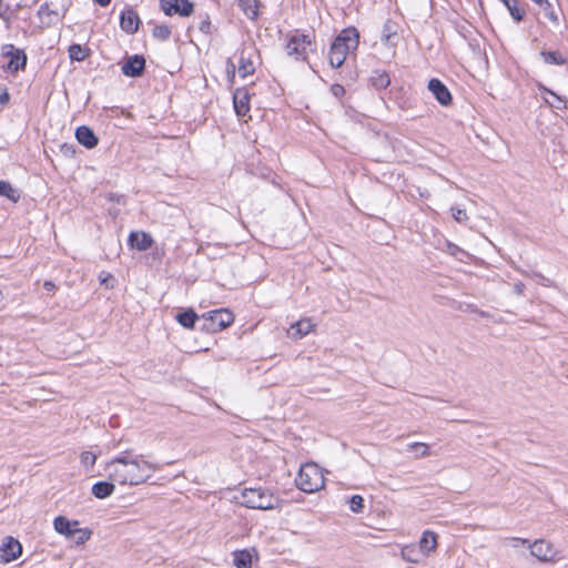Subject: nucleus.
Returning a JSON list of instances; mask_svg holds the SVG:
<instances>
[{"mask_svg": "<svg viewBox=\"0 0 568 568\" xmlns=\"http://www.w3.org/2000/svg\"><path fill=\"white\" fill-rule=\"evenodd\" d=\"M160 467L144 458L143 455H131L124 452L111 459L106 466L109 478L120 485L136 486L148 481L153 471Z\"/></svg>", "mask_w": 568, "mask_h": 568, "instance_id": "obj_1", "label": "nucleus"}, {"mask_svg": "<svg viewBox=\"0 0 568 568\" xmlns=\"http://www.w3.org/2000/svg\"><path fill=\"white\" fill-rule=\"evenodd\" d=\"M359 42V33L356 28H346L333 41L328 60L333 68H339L351 51L356 50Z\"/></svg>", "mask_w": 568, "mask_h": 568, "instance_id": "obj_2", "label": "nucleus"}, {"mask_svg": "<svg viewBox=\"0 0 568 568\" xmlns=\"http://www.w3.org/2000/svg\"><path fill=\"white\" fill-rule=\"evenodd\" d=\"M236 499L247 508L261 510L277 508L281 501L277 496L263 488H245Z\"/></svg>", "mask_w": 568, "mask_h": 568, "instance_id": "obj_3", "label": "nucleus"}, {"mask_svg": "<svg viewBox=\"0 0 568 568\" xmlns=\"http://www.w3.org/2000/svg\"><path fill=\"white\" fill-rule=\"evenodd\" d=\"M295 483L302 491L310 494L323 488L325 481L322 469L314 463H306L301 466Z\"/></svg>", "mask_w": 568, "mask_h": 568, "instance_id": "obj_4", "label": "nucleus"}, {"mask_svg": "<svg viewBox=\"0 0 568 568\" xmlns=\"http://www.w3.org/2000/svg\"><path fill=\"white\" fill-rule=\"evenodd\" d=\"M203 320L205 322L204 329L219 332L230 326L234 321V316L229 310L220 308L203 314Z\"/></svg>", "mask_w": 568, "mask_h": 568, "instance_id": "obj_5", "label": "nucleus"}, {"mask_svg": "<svg viewBox=\"0 0 568 568\" xmlns=\"http://www.w3.org/2000/svg\"><path fill=\"white\" fill-rule=\"evenodd\" d=\"M310 45L311 40L308 36L296 31L288 37L285 50L287 55L293 57L295 60H305Z\"/></svg>", "mask_w": 568, "mask_h": 568, "instance_id": "obj_6", "label": "nucleus"}, {"mask_svg": "<svg viewBox=\"0 0 568 568\" xmlns=\"http://www.w3.org/2000/svg\"><path fill=\"white\" fill-rule=\"evenodd\" d=\"M1 53L4 58H8L9 61L7 63V70L16 73L20 70H24L27 64V55L26 53L17 49L13 44H3L1 48Z\"/></svg>", "mask_w": 568, "mask_h": 568, "instance_id": "obj_7", "label": "nucleus"}, {"mask_svg": "<svg viewBox=\"0 0 568 568\" xmlns=\"http://www.w3.org/2000/svg\"><path fill=\"white\" fill-rule=\"evenodd\" d=\"M530 554L541 562H556L558 558V551L554 546L545 540H536L529 545Z\"/></svg>", "mask_w": 568, "mask_h": 568, "instance_id": "obj_8", "label": "nucleus"}, {"mask_svg": "<svg viewBox=\"0 0 568 568\" xmlns=\"http://www.w3.org/2000/svg\"><path fill=\"white\" fill-rule=\"evenodd\" d=\"M160 3L166 16L189 17L194 10L193 3L189 0H160Z\"/></svg>", "mask_w": 568, "mask_h": 568, "instance_id": "obj_9", "label": "nucleus"}, {"mask_svg": "<svg viewBox=\"0 0 568 568\" xmlns=\"http://www.w3.org/2000/svg\"><path fill=\"white\" fill-rule=\"evenodd\" d=\"M1 559L4 562L16 560L22 552L21 544L13 537H7L0 547Z\"/></svg>", "mask_w": 568, "mask_h": 568, "instance_id": "obj_10", "label": "nucleus"}, {"mask_svg": "<svg viewBox=\"0 0 568 568\" xmlns=\"http://www.w3.org/2000/svg\"><path fill=\"white\" fill-rule=\"evenodd\" d=\"M256 53L253 48L243 49L239 61V73L242 78L251 75L255 71Z\"/></svg>", "mask_w": 568, "mask_h": 568, "instance_id": "obj_11", "label": "nucleus"}, {"mask_svg": "<svg viewBox=\"0 0 568 568\" xmlns=\"http://www.w3.org/2000/svg\"><path fill=\"white\" fill-rule=\"evenodd\" d=\"M145 67V60L142 55L134 54L126 59L124 64L122 65V72L126 77H140Z\"/></svg>", "mask_w": 568, "mask_h": 568, "instance_id": "obj_12", "label": "nucleus"}, {"mask_svg": "<svg viewBox=\"0 0 568 568\" xmlns=\"http://www.w3.org/2000/svg\"><path fill=\"white\" fill-rule=\"evenodd\" d=\"M428 90L442 105H448L452 102V94L440 80L432 79L428 82Z\"/></svg>", "mask_w": 568, "mask_h": 568, "instance_id": "obj_13", "label": "nucleus"}, {"mask_svg": "<svg viewBox=\"0 0 568 568\" xmlns=\"http://www.w3.org/2000/svg\"><path fill=\"white\" fill-rule=\"evenodd\" d=\"M234 110L239 116H244L250 111V93L246 88L236 89L233 94Z\"/></svg>", "mask_w": 568, "mask_h": 568, "instance_id": "obj_14", "label": "nucleus"}, {"mask_svg": "<svg viewBox=\"0 0 568 568\" xmlns=\"http://www.w3.org/2000/svg\"><path fill=\"white\" fill-rule=\"evenodd\" d=\"M437 545V534L433 530H425L419 539L418 548L422 556L427 557L436 551Z\"/></svg>", "mask_w": 568, "mask_h": 568, "instance_id": "obj_15", "label": "nucleus"}, {"mask_svg": "<svg viewBox=\"0 0 568 568\" xmlns=\"http://www.w3.org/2000/svg\"><path fill=\"white\" fill-rule=\"evenodd\" d=\"M75 138L80 144L85 146L87 149H93L98 145V138L94 132L85 125H81L75 131Z\"/></svg>", "mask_w": 568, "mask_h": 568, "instance_id": "obj_16", "label": "nucleus"}, {"mask_svg": "<svg viewBox=\"0 0 568 568\" xmlns=\"http://www.w3.org/2000/svg\"><path fill=\"white\" fill-rule=\"evenodd\" d=\"M153 240L150 234L144 232H132L129 236L131 247L139 251H145L152 246Z\"/></svg>", "mask_w": 568, "mask_h": 568, "instance_id": "obj_17", "label": "nucleus"}, {"mask_svg": "<svg viewBox=\"0 0 568 568\" xmlns=\"http://www.w3.org/2000/svg\"><path fill=\"white\" fill-rule=\"evenodd\" d=\"M140 19L135 11L129 9L121 14L120 26L126 33H134L139 28Z\"/></svg>", "mask_w": 568, "mask_h": 568, "instance_id": "obj_18", "label": "nucleus"}, {"mask_svg": "<svg viewBox=\"0 0 568 568\" xmlns=\"http://www.w3.org/2000/svg\"><path fill=\"white\" fill-rule=\"evenodd\" d=\"M314 327L315 325L310 318H303L291 326L288 334L291 337L298 339L312 332Z\"/></svg>", "mask_w": 568, "mask_h": 568, "instance_id": "obj_19", "label": "nucleus"}, {"mask_svg": "<svg viewBox=\"0 0 568 568\" xmlns=\"http://www.w3.org/2000/svg\"><path fill=\"white\" fill-rule=\"evenodd\" d=\"M54 529L57 532L64 535L65 537L70 538L73 537V528L79 526L78 521H70L63 516H59L53 521Z\"/></svg>", "mask_w": 568, "mask_h": 568, "instance_id": "obj_20", "label": "nucleus"}, {"mask_svg": "<svg viewBox=\"0 0 568 568\" xmlns=\"http://www.w3.org/2000/svg\"><path fill=\"white\" fill-rule=\"evenodd\" d=\"M114 484L110 481H98L92 486V494L99 499L109 497L114 491Z\"/></svg>", "mask_w": 568, "mask_h": 568, "instance_id": "obj_21", "label": "nucleus"}, {"mask_svg": "<svg viewBox=\"0 0 568 568\" xmlns=\"http://www.w3.org/2000/svg\"><path fill=\"white\" fill-rule=\"evenodd\" d=\"M400 556L407 562L417 564L420 561L422 552L415 545H405L402 547Z\"/></svg>", "mask_w": 568, "mask_h": 568, "instance_id": "obj_22", "label": "nucleus"}, {"mask_svg": "<svg viewBox=\"0 0 568 568\" xmlns=\"http://www.w3.org/2000/svg\"><path fill=\"white\" fill-rule=\"evenodd\" d=\"M239 4L248 19H255L258 14L257 0H239Z\"/></svg>", "mask_w": 568, "mask_h": 568, "instance_id": "obj_23", "label": "nucleus"}, {"mask_svg": "<svg viewBox=\"0 0 568 568\" xmlns=\"http://www.w3.org/2000/svg\"><path fill=\"white\" fill-rule=\"evenodd\" d=\"M0 196H6L12 202H18L21 194L20 191L14 189L9 182L0 181Z\"/></svg>", "mask_w": 568, "mask_h": 568, "instance_id": "obj_24", "label": "nucleus"}, {"mask_svg": "<svg viewBox=\"0 0 568 568\" xmlns=\"http://www.w3.org/2000/svg\"><path fill=\"white\" fill-rule=\"evenodd\" d=\"M175 320L185 328H193L195 321L197 320V315L194 311L187 310L185 312H181L176 314Z\"/></svg>", "mask_w": 568, "mask_h": 568, "instance_id": "obj_25", "label": "nucleus"}, {"mask_svg": "<svg viewBox=\"0 0 568 568\" xmlns=\"http://www.w3.org/2000/svg\"><path fill=\"white\" fill-rule=\"evenodd\" d=\"M505 7L508 9L510 16L516 20H523L525 16V9L521 8L517 0H501Z\"/></svg>", "mask_w": 568, "mask_h": 568, "instance_id": "obj_26", "label": "nucleus"}, {"mask_svg": "<svg viewBox=\"0 0 568 568\" xmlns=\"http://www.w3.org/2000/svg\"><path fill=\"white\" fill-rule=\"evenodd\" d=\"M233 561L236 568H251L252 556L247 550L235 551Z\"/></svg>", "mask_w": 568, "mask_h": 568, "instance_id": "obj_27", "label": "nucleus"}, {"mask_svg": "<svg viewBox=\"0 0 568 568\" xmlns=\"http://www.w3.org/2000/svg\"><path fill=\"white\" fill-rule=\"evenodd\" d=\"M540 54L544 58V61L548 64L561 65L566 62L564 57L556 51H542Z\"/></svg>", "mask_w": 568, "mask_h": 568, "instance_id": "obj_28", "label": "nucleus"}, {"mask_svg": "<svg viewBox=\"0 0 568 568\" xmlns=\"http://www.w3.org/2000/svg\"><path fill=\"white\" fill-rule=\"evenodd\" d=\"M389 83H390L389 75L385 72L376 73L375 75L372 77V84L376 89H385L389 85Z\"/></svg>", "mask_w": 568, "mask_h": 568, "instance_id": "obj_29", "label": "nucleus"}, {"mask_svg": "<svg viewBox=\"0 0 568 568\" xmlns=\"http://www.w3.org/2000/svg\"><path fill=\"white\" fill-rule=\"evenodd\" d=\"M68 51L73 61H83L87 57L85 50L80 44H71Z\"/></svg>", "mask_w": 568, "mask_h": 568, "instance_id": "obj_30", "label": "nucleus"}, {"mask_svg": "<svg viewBox=\"0 0 568 568\" xmlns=\"http://www.w3.org/2000/svg\"><path fill=\"white\" fill-rule=\"evenodd\" d=\"M90 537H91V531L90 530L79 528V526L73 528V537L72 538L74 539V542L77 545L84 544L87 540L90 539Z\"/></svg>", "mask_w": 568, "mask_h": 568, "instance_id": "obj_31", "label": "nucleus"}, {"mask_svg": "<svg viewBox=\"0 0 568 568\" xmlns=\"http://www.w3.org/2000/svg\"><path fill=\"white\" fill-rule=\"evenodd\" d=\"M409 452H416L418 456L425 457L429 455V447L425 443H413L407 446Z\"/></svg>", "mask_w": 568, "mask_h": 568, "instance_id": "obj_32", "label": "nucleus"}, {"mask_svg": "<svg viewBox=\"0 0 568 568\" xmlns=\"http://www.w3.org/2000/svg\"><path fill=\"white\" fill-rule=\"evenodd\" d=\"M349 508L353 513H362L364 508V499L361 495H354L348 500Z\"/></svg>", "mask_w": 568, "mask_h": 568, "instance_id": "obj_33", "label": "nucleus"}, {"mask_svg": "<svg viewBox=\"0 0 568 568\" xmlns=\"http://www.w3.org/2000/svg\"><path fill=\"white\" fill-rule=\"evenodd\" d=\"M447 252L459 261H464V258L468 257V254L464 250L453 243H447Z\"/></svg>", "mask_w": 568, "mask_h": 568, "instance_id": "obj_34", "label": "nucleus"}, {"mask_svg": "<svg viewBox=\"0 0 568 568\" xmlns=\"http://www.w3.org/2000/svg\"><path fill=\"white\" fill-rule=\"evenodd\" d=\"M170 34H171V29L165 24L156 26L153 29V36L158 39L166 40L170 37Z\"/></svg>", "mask_w": 568, "mask_h": 568, "instance_id": "obj_35", "label": "nucleus"}, {"mask_svg": "<svg viewBox=\"0 0 568 568\" xmlns=\"http://www.w3.org/2000/svg\"><path fill=\"white\" fill-rule=\"evenodd\" d=\"M80 460L84 467H92L95 464L97 455L91 452H83L80 455Z\"/></svg>", "mask_w": 568, "mask_h": 568, "instance_id": "obj_36", "label": "nucleus"}, {"mask_svg": "<svg viewBox=\"0 0 568 568\" xmlns=\"http://www.w3.org/2000/svg\"><path fill=\"white\" fill-rule=\"evenodd\" d=\"M452 215L457 222H465L467 221L468 216L464 209L460 207H452Z\"/></svg>", "mask_w": 568, "mask_h": 568, "instance_id": "obj_37", "label": "nucleus"}, {"mask_svg": "<svg viewBox=\"0 0 568 568\" xmlns=\"http://www.w3.org/2000/svg\"><path fill=\"white\" fill-rule=\"evenodd\" d=\"M393 34L390 32V28H389L388 23H386L385 27H384V33L382 36V40L384 42H388L390 40Z\"/></svg>", "mask_w": 568, "mask_h": 568, "instance_id": "obj_38", "label": "nucleus"}, {"mask_svg": "<svg viewBox=\"0 0 568 568\" xmlns=\"http://www.w3.org/2000/svg\"><path fill=\"white\" fill-rule=\"evenodd\" d=\"M514 291L517 295H523L525 291V284L521 282L515 283Z\"/></svg>", "mask_w": 568, "mask_h": 568, "instance_id": "obj_39", "label": "nucleus"}, {"mask_svg": "<svg viewBox=\"0 0 568 568\" xmlns=\"http://www.w3.org/2000/svg\"><path fill=\"white\" fill-rule=\"evenodd\" d=\"M9 99H10L9 93L7 91H2L0 93V105L7 104L9 102Z\"/></svg>", "mask_w": 568, "mask_h": 568, "instance_id": "obj_40", "label": "nucleus"}, {"mask_svg": "<svg viewBox=\"0 0 568 568\" xmlns=\"http://www.w3.org/2000/svg\"><path fill=\"white\" fill-rule=\"evenodd\" d=\"M334 95L338 97L344 93V88L342 85H333L332 88Z\"/></svg>", "mask_w": 568, "mask_h": 568, "instance_id": "obj_41", "label": "nucleus"}, {"mask_svg": "<svg viewBox=\"0 0 568 568\" xmlns=\"http://www.w3.org/2000/svg\"><path fill=\"white\" fill-rule=\"evenodd\" d=\"M99 278H100L102 284H106L108 281L112 278V276L110 274L101 273Z\"/></svg>", "mask_w": 568, "mask_h": 568, "instance_id": "obj_42", "label": "nucleus"}, {"mask_svg": "<svg viewBox=\"0 0 568 568\" xmlns=\"http://www.w3.org/2000/svg\"><path fill=\"white\" fill-rule=\"evenodd\" d=\"M62 151L64 152V154L73 153L74 152L73 145L63 144L62 145Z\"/></svg>", "mask_w": 568, "mask_h": 568, "instance_id": "obj_43", "label": "nucleus"}, {"mask_svg": "<svg viewBox=\"0 0 568 568\" xmlns=\"http://www.w3.org/2000/svg\"><path fill=\"white\" fill-rule=\"evenodd\" d=\"M551 95L557 100V104L552 103L551 105L555 106V108H560L559 104L562 103V100L560 99V97L556 95L555 93L550 92Z\"/></svg>", "mask_w": 568, "mask_h": 568, "instance_id": "obj_44", "label": "nucleus"}, {"mask_svg": "<svg viewBox=\"0 0 568 568\" xmlns=\"http://www.w3.org/2000/svg\"><path fill=\"white\" fill-rule=\"evenodd\" d=\"M101 7H106L110 4L111 0H94Z\"/></svg>", "mask_w": 568, "mask_h": 568, "instance_id": "obj_45", "label": "nucleus"}, {"mask_svg": "<svg viewBox=\"0 0 568 568\" xmlns=\"http://www.w3.org/2000/svg\"><path fill=\"white\" fill-rule=\"evenodd\" d=\"M514 540H515L516 542H520V544H523V545L528 544V540H527V539L515 538Z\"/></svg>", "mask_w": 568, "mask_h": 568, "instance_id": "obj_46", "label": "nucleus"}, {"mask_svg": "<svg viewBox=\"0 0 568 568\" xmlns=\"http://www.w3.org/2000/svg\"><path fill=\"white\" fill-rule=\"evenodd\" d=\"M536 276L539 278V282H540V283H544V281H547V280L545 278V276H542L541 274H536Z\"/></svg>", "mask_w": 568, "mask_h": 568, "instance_id": "obj_47", "label": "nucleus"}, {"mask_svg": "<svg viewBox=\"0 0 568 568\" xmlns=\"http://www.w3.org/2000/svg\"><path fill=\"white\" fill-rule=\"evenodd\" d=\"M229 65H231V68H232V74L234 75L235 64H233L232 62H230V61H229Z\"/></svg>", "mask_w": 568, "mask_h": 568, "instance_id": "obj_48", "label": "nucleus"}, {"mask_svg": "<svg viewBox=\"0 0 568 568\" xmlns=\"http://www.w3.org/2000/svg\"><path fill=\"white\" fill-rule=\"evenodd\" d=\"M44 286L48 287V288H51V286H53V284L50 283V282H45Z\"/></svg>", "mask_w": 568, "mask_h": 568, "instance_id": "obj_49", "label": "nucleus"}, {"mask_svg": "<svg viewBox=\"0 0 568 568\" xmlns=\"http://www.w3.org/2000/svg\"><path fill=\"white\" fill-rule=\"evenodd\" d=\"M44 286L48 287V288H51V286H53V284L50 283V282H45Z\"/></svg>", "mask_w": 568, "mask_h": 568, "instance_id": "obj_50", "label": "nucleus"}, {"mask_svg": "<svg viewBox=\"0 0 568 568\" xmlns=\"http://www.w3.org/2000/svg\"><path fill=\"white\" fill-rule=\"evenodd\" d=\"M205 26H209V22H205V24H202L201 30H204Z\"/></svg>", "mask_w": 568, "mask_h": 568, "instance_id": "obj_51", "label": "nucleus"}, {"mask_svg": "<svg viewBox=\"0 0 568 568\" xmlns=\"http://www.w3.org/2000/svg\"><path fill=\"white\" fill-rule=\"evenodd\" d=\"M205 26H209V22H205V24H202L201 30H204Z\"/></svg>", "mask_w": 568, "mask_h": 568, "instance_id": "obj_52", "label": "nucleus"}, {"mask_svg": "<svg viewBox=\"0 0 568 568\" xmlns=\"http://www.w3.org/2000/svg\"><path fill=\"white\" fill-rule=\"evenodd\" d=\"M205 26H209V22H205V24H202L201 30H204Z\"/></svg>", "mask_w": 568, "mask_h": 568, "instance_id": "obj_53", "label": "nucleus"}]
</instances>
